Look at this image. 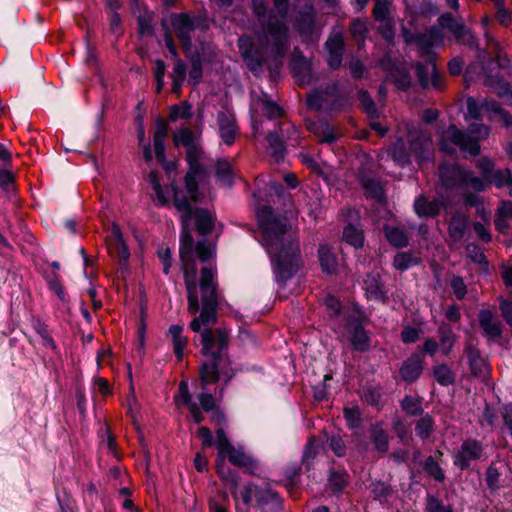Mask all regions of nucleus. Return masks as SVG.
Instances as JSON below:
<instances>
[{"label": "nucleus", "instance_id": "c756f323", "mask_svg": "<svg viewBox=\"0 0 512 512\" xmlns=\"http://www.w3.org/2000/svg\"><path fill=\"white\" fill-rule=\"evenodd\" d=\"M343 240L355 248H359L363 245L364 237L359 228L354 225H347L343 231Z\"/></svg>", "mask_w": 512, "mask_h": 512}, {"label": "nucleus", "instance_id": "4be33fe9", "mask_svg": "<svg viewBox=\"0 0 512 512\" xmlns=\"http://www.w3.org/2000/svg\"><path fill=\"white\" fill-rule=\"evenodd\" d=\"M168 129L163 122H158L154 133V151L157 160L161 163L165 160L164 140L167 136Z\"/></svg>", "mask_w": 512, "mask_h": 512}, {"label": "nucleus", "instance_id": "58836bf2", "mask_svg": "<svg viewBox=\"0 0 512 512\" xmlns=\"http://www.w3.org/2000/svg\"><path fill=\"white\" fill-rule=\"evenodd\" d=\"M512 217V203L503 202L498 210V217L495 220L496 228L503 232L507 228L506 217Z\"/></svg>", "mask_w": 512, "mask_h": 512}, {"label": "nucleus", "instance_id": "f8f14e48", "mask_svg": "<svg viewBox=\"0 0 512 512\" xmlns=\"http://www.w3.org/2000/svg\"><path fill=\"white\" fill-rule=\"evenodd\" d=\"M217 121L222 141L228 146L232 145L238 132L234 115L231 112H219Z\"/></svg>", "mask_w": 512, "mask_h": 512}, {"label": "nucleus", "instance_id": "473e14b6", "mask_svg": "<svg viewBox=\"0 0 512 512\" xmlns=\"http://www.w3.org/2000/svg\"><path fill=\"white\" fill-rule=\"evenodd\" d=\"M216 358L212 357L210 363H204L201 370V379L204 385L218 380L219 374L217 370Z\"/></svg>", "mask_w": 512, "mask_h": 512}, {"label": "nucleus", "instance_id": "de8ad7c7", "mask_svg": "<svg viewBox=\"0 0 512 512\" xmlns=\"http://www.w3.org/2000/svg\"><path fill=\"white\" fill-rule=\"evenodd\" d=\"M402 408L410 415H417L421 411V402L416 397L406 396L402 401Z\"/></svg>", "mask_w": 512, "mask_h": 512}, {"label": "nucleus", "instance_id": "680f3d73", "mask_svg": "<svg viewBox=\"0 0 512 512\" xmlns=\"http://www.w3.org/2000/svg\"><path fill=\"white\" fill-rule=\"evenodd\" d=\"M495 7L497 9V19L501 24H507L510 20L509 12L504 8L502 0H495Z\"/></svg>", "mask_w": 512, "mask_h": 512}, {"label": "nucleus", "instance_id": "f704fd0d", "mask_svg": "<svg viewBox=\"0 0 512 512\" xmlns=\"http://www.w3.org/2000/svg\"><path fill=\"white\" fill-rule=\"evenodd\" d=\"M364 289L369 297L376 299L383 298V291L378 275L368 276L367 279L364 280Z\"/></svg>", "mask_w": 512, "mask_h": 512}, {"label": "nucleus", "instance_id": "37998d69", "mask_svg": "<svg viewBox=\"0 0 512 512\" xmlns=\"http://www.w3.org/2000/svg\"><path fill=\"white\" fill-rule=\"evenodd\" d=\"M373 441L376 448L381 452H386L388 449V436L386 432L379 426H375L372 430Z\"/></svg>", "mask_w": 512, "mask_h": 512}, {"label": "nucleus", "instance_id": "052dcab7", "mask_svg": "<svg viewBox=\"0 0 512 512\" xmlns=\"http://www.w3.org/2000/svg\"><path fill=\"white\" fill-rule=\"evenodd\" d=\"M419 330L410 326H406L402 333L401 338L404 343H413L419 337Z\"/></svg>", "mask_w": 512, "mask_h": 512}, {"label": "nucleus", "instance_id": "09e8293b", "mask_svg": "<svg viewBox=\"0 0 512 512\" xmlns=\"http://www.w3.org/2000/svg\"><path fill=\"white\" fill-rule=\"evenodd\" d=\"M344 416L350 428H356L360 425V411L357 407H346Z\"/></svg>", "mask_w": 512, "mask_h": 512}, {"label": "nucleus", "instance_id": "20e7f679", "mask_svg": "<svg viewBox=\"0 0 512 512\" xmlns=\"http://www.w3.org/2000/svg\"><path fill=\"white\" fill-rule=\"evenodd\" d=\"M174 144L176 146L182 145L187 149L189 171L185 177L186 190L190 194L191 199L200 201L204 197V193L198 191V180L205 181L207 173L200 164L202 151L199 145V137L193 134L189 129L182 128L175 133Z\"/></svg>", "mask_w": 512, "mask_h": 512}, {"label": "nucleus", "instance_id": "f03ea898", "mask_svg": "<svg viewBox=\"0 0 512 512\" xmlns=\"http://www.w3.org/2000/svg\"><path fill=\"white\" fill-rule=\"evenodd\" d=\"M252 2L262 28L254 38L241 37L238 46L249 69L257 72L268 59L283 57L287 51V0H274L278 15H269L267 20L264 0Z\"/></svg>", "mask_w": 512, "mask_h": 512}, {"label": "nucleus", "instance_id": "a878e982", "mask_svg": "<svg viewBox=\"0 0 512 512\" xmlns=\"http://www.w3.org/2000/svg\"><path fill=\"white\" fill-rule=\"evenodd\" d=\"M467 356L472 373L476 376H484L488 371V367L485 359L481 357L479 351L469 348L467 350Z\"/></svg>", "mask_w": 512, "mask_h": 512}, {"label": "nucleus", "instance_id": "3c124183", "mask_svg": "<svg viewBox=\"0 0 512 512\" xmlns=\"http://www.w3.org/2000/svg\"><path fill=\"white\" fill-rule=\"evenodd\" d=\"M166 71V66L161 60L155 61V68H154V77L156 80V90L159 93L164 85V75Z\"/></svg>", "mask_w": 512, "mask_h": 512}, {"label": "nucleus", "instance_id": "a19ab883", "mask_svg": "<svg viewBox=\"0 0 512 512\" xmlns=\"http://www.w3.org/2000/svg\"><path fill=\"white\" fill-rule=\"evenodd\" d=\"M393 160L400 166H404L409 162V154L405 152L404 142L398 140L391 150Z\"/></svg>", "mask_w": 512, "mask_h": 512}, {"label": "nucleus", "instance_id": "69168bd1", "mask_svg": "<svg viewBox=\"0 0 512 512\" xmlns=\"http://www.w3.org/2000/svg\"><path fill=\"white\" fill-rule=\"evenodd\" d=\"M202 77V70L198 62H194L189 72V82L197 84Z\"/></svg>", "mask_w": 512, "mask_h": 512}, {"label": "nucleus", "instance_id": "864d4df0", "mask_svg": "<svg viewBox=\"0 0 512 512\" xmlns=\"http://www.w3.org/2000/svg\"><path fill=\"white\" fill-rule=\"evenodd\" d=\"M433 427L432 419L428 416L421 418L417 422L416 431L421 438H425L429 435Z\"/></svg>", "mask_w": 512, "mask_h": 512}, {"label": "nucleus", "instance_id": "393cba45", "mask_svg": "<svg viewBox=\"0 0 512 512\" xmlns=\"http://www.w3.org/2000/svg\"><path fill=\"white\" fill-rule=\"evenodd\" d=\"M501 274L506 287L510 289L512 293V267L504 265ZM501 309L507 322L512 326V302L503 301L501 303Z\"/></svg>", "mask_w": 512, "mask_h": 512}, {"label": "nucleus", "instance_id": "c03bdc74", "mask_svg": "<svg viewBox=\"0 0 512 512\" xmlns=\"http://www.w3.org/2000/svg\"><path fill=\"white\" fill-rule=\"evenodd\" d=\"M417 258L408 253H398L394 258V266L396 269L404 271L417 263Z\"/></svg>", "mask_w": 512, "mask_h": 512}, {"label": "nucleus", "instance_id": "4468645a", "mask_svg": "<svg viewBox=\"0 0 512 512\" xmlns=\"http://www.w3.org/2000/svg\"><path fill=\"white\" fill-rule=\"evenodd\" d=\"M410 150L411 154L418 162L428 159L432 152V140L430 135L421 132L417 137H412Z\"/></svg>", "mask_w": 512, "mask_h": 512}, {"label": "nucleus", "instance_id": "8fccbe9b", "mask_svg": "<svg viewBox=\"0 0 512 512\" xmlns=\"http://www.w3.org/2000/svg\"><path fill=\"white\" fill-rule=\"evenodd\" d=\"M454 336L451 332L441 331V339H440V351L443 355H448L453 348L454 345Z\"/></svg>", "mask_w": 512, "mask_h": 512}, {"label": "nucleus", "instance_id": "1a4fd4ad", "mask_svg": "<svg viewBox=\"0 0 512 512\" xmlns=\"http://www.w3.org/2000/svg\"><path fill=\"white\" fill-rule=\"evenodd\" d=\"M468 119L478 120L482 114H485L489 120L500 122L505 126L512 123L510 115L500 108L494 101L484 102L478 105L473 98H468L466 101Z\"/></svg>", "mask_w": 512, "mask_h": 512}, {"label": "nucleus", "instance_id": "2f4dec72", "mask_svg": "<svg viewBox=\"0 0 512 512\" xmlns=\"http://www.w3.org/2000/svg\"><path fill=\"white\" fill-rule=\"evenodd\" d=\"M511 174L509 170H497L494 171L490 177L488 178V182H494V184L498 188H502L507 186L509 189V194L512 195V185H511Z\"/></svg>", "mask_w": 512, "mask_h": 512}, {"label": "nucleus", "instance_id": "412c9836", "mask_svg": "<svg viewBox=\"0 0 512 512\" xmlns=\"http://www.w3.org/2000/svg\"><path fill=\"white\" fill-rule=\"evenodd\" d=\"M373 13H374L375 18L378 21L383 22L387 26L386 29L383 31V35L387 40H391L393 38L394 33L391 30V28L388 26V23H389V21H388V14H389L388 1L387 0H375Z\"/></svg>", "mask_w": 512, "mask_h": 512}, {"label": "nucleus", "instance_id": "7ed1b4c3", "mask_svg": "<svg viewBox=\"0 0 512 512\" xmlns=\"http://www.w3.org/2000/svg\"><path fill=\"white\" fill-rule=\"evenodd\" d=\"M258 222L263 234V246L271 258L276 280L282 285L302 263L292 225L282 223L270 208L258 213Z\"/></svg>", "mask_w": 512, "mask_h": 512}, {"label": "nucleus", "instance_id": "cd10ccee", "mask_svg": "<svg viewBox=\"0 0 512 512\" xmlns=\"http://www.w3.org/2000/svg\"><path fill=\"white\" fill-rule=\"evenodd\" d=\"M416 68H417L419 80L423 87H428L429 85H432L435 88L441 87V79L436 71L434 64L429 63L427 66V72L431 74L430 80L423 74L422 65L418 64Z\"/></svg>", "mask_w": 512, "mask_h": 512}, {"label": "nucleus", "instance_id": "0e129e2a", "mask_svg": "<svg viewBox=\"0 0 512 512\" xmlns=\"http://www.w3.org/2000/svg\"><path fill=\"white\" fill-rule=\"evenodd\" d=\"M197 434L202 441L203 447H209L213 444L211 431L207 427H200Z\"/></svg>", "mask_w": 512, "mask_h": 512}, {"label": "nucleus", "instance_id": "2eb2a0df", "mask_svg": "<svg viewBox=\"0 0 512 512\" xmlns=\"http://www.w3.org/2000/svg\"><path fill=\"white\" fill-rule=\"evenodd\" d=\"M172 27L181 40L185 49L190 46V33L193 30V23L185 14L173 15L171 18Z\"/></svg>", "mask_w": 512, "mask_h": 512}, {"label": "nucleus", "instance_id": "603ef678", "mask_svg": "<svg viewBox=\"0 0 512 512\" xmlns=\"http://www.w3.org/2000/svg\"><path fill=\"white\" fill-rule=\"evenodd\" d=\"M363 187L371 194V196L375 197L378 200H382L383 198V189L381 185L371 179L363 180Z\"/></svg>", "mask_w": 512, "mask_h": 512}, {"label": "nucleus", "instance_id": "f3484780", "mask_svg": "<svg viewBox=\"0 0 512 512\" xmlns=\"http://www.w3.org/2000/svg\"><path fill=\"white\" fill-rule=\"evenodd\" d=\"M422 369L423 358L419 355H413L403 363L400 373L405 381H413L419 377Z\"/></svg>", "mask_w": 512, "mask_h": 512}, {"label": "nucleus", "instance_id": "6e6d98bb", "mask_svg": "<svg viewBox=\"0 0 512 512\" xmlns=\"http://www.w3.org/2000/svg\"><path fill=\"white\" fill-rule=\"evenodd\" d=\"M138 141L143 148V156L145 160L150 161L152 159V151L149 144L145 143V131L143 126L140 124L138 127Z\"/></svg>", "mask_w": 512, "mask_h": 512}, {"label": "nucleus", "instance_id": "b1692460", "mask_svg": "<svg viewBox=\"0 0 512 512\" xmlns=\"http://www.w3.org/2000/svg\"><path fill=\"white\" fill-rule=\"evenodd\" d=\"M414 209L419 216H435L440 210V203L437 200L428 201L424 196H420L415 200Z\"/></svg>", "mask_w": 512, "mask_h": 512}, {"label": "nucleus", "instance_id": "774afa93", "mask_svg": "<svg viewBox=\"0 0 512 512\" xmlns=\"http://www.w3.org/2000/svg\"><path fill=\"white\" fill-rule=\"evenodd\" d=\"M448 509L444 508L439 500L434 497H429L427 502L428 512H446Z\"/></svg>", "mask_w": 512, "mask_h": 512}, {"label": "nucleus", "instance_id": "f257e3e1", "mask_svg": "<svg viewBox=\"0 0 512 512\" xmlns=\"http://www.w3.org/2000/svg\"><path fill=\"white\" fill-rule=\"evenodd\" d=\"M150 182L159 202L162 204L173 202L175 208L180 213L183 226L180 237V257L183 264L185 283L188 292V310L190 313L195 314L199 310L198 292L195 284L197 267L193 260V238L189 232V223L194 215L196 228L199 233L208 234L213 229L214 219L212 215L205 210H193L191 203L203 202L208 195V191L203 186L204 181L198 180V191H202L204 193V197L200 201H194L191 199L190 194L186 189L184 192L177 190L174 187L163 189L155 174L150 175Z\"/></svg>", "mask_w": 512, "mask_h": 512}, {"label": "nucleus", "instance_id": "79ce46f5", "mask_svg": "<svg viewBox=\"0 0 512 512\" xmlns=\"http://www.w3.org/2000/svg\"><path fill=\"white\" fill-rule=\"evenodd\" d=\"M314 24V13L310 8L307 12L301 14L297 20V29L301 34L309 33L312 30Z\"/></svg>", "mask_w": 512, "mask_h": 512}, {"label": "nucleus", "instance_id": "c9c22d12", "mask_svg": "<svg viewBox=\"0 0 512 512\" xmlns=\"http://www.w3.org/2000/svg\"><path fill=\"white\" fill-rule=\"evenodd\" d=\"M185 76H186L185 65L182 61L177 60L174 65L173 72H172L173 92L179 93V91L182 88V85L184 83Z\"/></svg>", "mask_w": 512, "mask_h": 512}, {"label": "nucleus", "instance_id": "aec40b11", "mask_svg": "<svg viewBox=\"0 0 512 512\" xmlns=\"http://www.w3.org/2000/svg\"><path fill=\"white\" fill-rule=\"evenodd\" d=\"M318 256L323 272L327 274H334L337 271L338 261L328 245H320L318 249Z\"/></svg>", "mask_w": 512, "mask_h": 512}, {"label": "nucleus", "instance_id": "72a5a7b5", "mask_svg": "<svg viewBox=\"0 0 512 512\" xmlns=\"http://www.w3.org/2000/svg\"><path fill=\"white\" fill-rule=\"evenodd\" d=\"M467 227V219L464 216L454 217L449 225V235L454 241L460 240Z\"/></svg>", "mask_w": 512, "mask_h": 512}, {"label": "nucleus", "instance_id": "4d7b16f0", "mask_svg": "<svg viewBox=\"0 0 512 512\" xmlns=\"http://www.w3.org/2000/svg\"><path fill=\"white\" fill-rule=\"evenodd\" d=\"M202 340V352L204 354H210L213 346L214 337L210 330H203L201 333Z\"/></svg>", "mask_w": 512, "mask_h": 512}, {"label": "nucleus", "instance_id": "7c9ffc66", "mask_svg": "<svg viewBox=\"0 0 512 512\" xmlns=\"http://www.w3.org/2000/svg\"><path fill=\"white\" fill-rule=\"evenodd\" d=\"M216 176L221 184L231 185L234 174L230 162L219 160L216 163Z\"/></svg>", "mask_w": 512, "mask_h": 512}, {"label": "nucleus", "instance_id": "ea45409f", "mask_svg": "<svg viewBox=\"0 0 512 512\" xmlns=\"http://www.w3.org/2000/svg\"><path fill=\"white\" fill-rule=\"evenodd\" d=\"M267 140L269 143V149L271 155L275 158L276 161H279L283 157L284 147L283 144L278 137V135L274 133H269L267 136Z\"/></svg>", "mask_w": 512, "mask_h": 512}, {"label": "nucleus", "instance_id": "a18cd8bd", "mask_svg": "<svg viewBox=\"0 0 512 512\" xmlns=\"http://www.w3.org/2000/svg\"><path fill=\"white\" fill-rule=\"evenodd\" d=\"M192 116V107L188 103H182L173 106L170 110V119L176 121L178 119H188Z\"/></svg>", "mask_w": 512, "mask_h": 512}, {"label": "nucleus", "instance_id": "5fc2aeb1", "mask_svg": "<svg viewBox=\"0 0 512 512\" xmlns=\"http://www.w3.org/2000/svg\"><path fill=\"white\" fill-rule=\"evenodd\" d=\"M196 252L201 261H206L213 256L214 247L211 244L199 242L196 246Z\"/></svg>", "mask_w": 512, "mask_h": 512}, {"label": "nucleus", "instance_id": "9b49d317", "mask_svg": "<svg viewBox=\"0 0 512 512\" xmlns=\"http://www.w3.org/2000/svg\"><path fill=\"white\" fill-rule=\"evenodd\" d=\"M107 245L110 252L117 256L121 263L126 264L130 257V251L126 245L120 227L113 223L107 237Z\"/></svg>", "mask_w": 512, "mask_h": 512}, {"label": "nucleus", "instance_id": "ddd939ff", "mask_svg": "<svg viewBox=\"0 0 512 512\" xmlns=\"http://www.w3.org/2000/svg\"><path fill=\"white\" fill-rule=\"evenodd\" d=\"M465 201L470 206H477V213L482 218L484 223L477 222L474 224V230L478 237L483 241H490L491 236L486 228V224L489 222L490 210H486L483 204H478V198L473 195H466Z\"/></svg>", "mask_w": 512, "mask_h": 512}, {"label": "nucleus", "instance_id": "e433bc0d", "mask_svg": "<svg viewBox=\"0 0 512 512\" xmlns=\"http://www.w3.org/2000/svg\"><path fill=\"white\" fill-rule=\"evenodd\" d=\"M425 471L433 477L436 481L442 482L445 479V474L439 463L434 457H428L424 462Z\"/></svg>", "mask_w": 512, "mask_h": 512}, {"label": "nucleus", "instance_id": "c85d7f7f", "mask_svg": "<svg viewBox=\"0 0 512 512\" xmlns=\"http://www.w3.org/2000/svg\"><path fill=\"white\" fill-rule=\"evenodd\" d=\"M350 342L356 350L366 351L370 347L369 337L362 327H354Z\"/></svg>", "mask_w": 512, "mask_h": 512}, {"label": "nucleus", "instance_id": "0eeeda50", "mask_svg": "<svg viewBox=\"0 0 512 512\" xmlns=\"http://www.w3.org/2000/svg\"><path fill=\"white\" fill-rule=\"evenodd\" d=\"M215 444L218 449L217 471L225 482L231 483V485L235 482L233 474L225 465V458H228L229 462L235 466L247 469L253 468L252 459L242 449L236 448L230 443L223 429L217 430V441Z\"/></svg>", "mask_w": 512, "mask_h": 512}, {"label": "nucleus", "instance_id": "6e6552de", "mask_svg": "<svg viewBox=\"0 0 512 512\" xmlns=\"http://www.w3.org/2000/svg\"><path fill=\"white\" fill-rule=\"evenodd\" d=\"M215 272L211 267H204L201 273L200 291L203 308L199 317L193 319L190 324L194 332L200 331L202 326H207L216 320L217 295L214 284Z\"/></svg>", "mask_w": 512, "mask_h": 512}, {"label": "nucleus", "instance_id": "e2e57ef3", "mask_svg": "<svg viewBox=\"0 0 512 512\" xmlns=\"http://www.w3.org/2000/svg\"><path fill=\"white\" fill-rule=\"evenodd\" d=\"M187 338L182 336L173 341L174 353L178 359H181L184 355V350L187 346Z\"/></svg>", "mask_w": 512, "mask_h": 512}, {"label": "nucleus", "instance_id": "13d9d810", "mask_svg": "<svg viewBox=\"0 0 512 512\" xmlns=\"http://www.w3.org/2000/svg\"><path fill=\"white\" fill-rule=\"evenodd\" d=\"M263 111L265 115L269 118H276L281 115V108L272 101H265L263 103Z\"/></svg>", "mask_w": 512, "mask_h": 512}, {"label": "nucleus", "instance_id": "a211bd4d", "mask_svg": "<svg viewBox=\"0 0 512 512\" xmlns=\"http://www.w3.org/2000/svg\"><path fill=\"white\" fill-rule=\"evenodd\" d=\"M178 404H186L189 406V410L193 420L196 423L203 421L204 417L195 403L191 402V397L188 389V384L182 381L179 385V393L175 398Z\"/></svg>", "mask_w": 512, "mask_h": 512}, {"label": "nucleus", "instance_id": "423d86ee", "mask_svg": "<svg viewBox=\"0 0 512 512\" xmlns=\"http://www.w3.org/2000/svg\"><path fill=\"white\" fill-rule=\"evenodd\" d=\"M467 135L458 130L455 125H450L440 136L441 150L447 153L454 152V146H457L463 153L477 154L480 150L479 141L489 135V128L480 124H471Z\"/></svg>", "mask_w": 512, "mask_h": 512}, {"label": "nucleus", "instance_id": "49530a36", "mask_svg": "<svg viewBox=\"0 0 512 512\" xmlns=\"http://www.w3.org/2000/svg\"><path fill=\"white\" fill-rule=\"evenodd\" d=\"M434 377L442 385H449L453 382V374L446 365H439L434 368Z\"/></svg>", "mask_w": 512, "mask_h": 512}, {"label": "nucleus", "instance_id": "338daca9", "mask_svg": "<svg viewBox=\"0 0 512 512\" xmlns=\"http://www.w3.org/2000/svg\"><path fill=\"white\" fill-rule=\"evenodd\" d=\"M467 253L469 254V256L471 257V259L474 261V262H477V263H482L483 260H484V255L482 253V251L474 246V245H468L467 248Z\"/></svg>", "mask_w": 512, "mask_h": 512}, {"label": "nucleus", "instance_id": "bb28decb", "mask_svg": "<svg viewBox=\"0 0 512 512\" xmlns=\"http://www.w3.org/2000/svg\"><path fill=\"white\" fill-rule=\"evenodd\" d=\"M439 24L442 28L449 29L458 40H462L468 34L466 28L456 22L450 14L442 15L439 19Z\"/></svg>", "mask_w": 512, "mask_h": 512}, {"label": "nucleus", "instance_id": "bf43d9fd", "mask_svg": "<svg viewBox=\"0 0 512 512\" xmlns=\"http://www.w3.org/2000/svg\"><path fill=\"white\" fill-rule=\"evenodd\" d=\"M451 288H452L453 293L459 299L463 298L466 294V286H465L463 280L459 277H454L451 280Z\"/></svg>", "mask_w": 512, "mask_h": 512}, {"label": "nucleus", "instance_id": "5701e85b", "mask_svg": "<svg viewBox=\"0 0 512 512\" xmlns=\"http://www.w3.org/2000/svg\"><path fill=\"white\" fill-rule=\"evenodd\" d=\"M415 41L423 50H428L433 46L441 44L443 36L439 28H432L427 33L417 36Z\"/></svg>", "mask_w": 512, "mask_h": 512}, {"label": "nucleus", "instance_id": "4c0bfd02", "mask_svg": "<svg viewBox=\"0 0 512 512\" xmlns=\"http://www.w3.org/2000/svg\"><path fill=\"white\" fill-rule=\"evenodd\" d=\"M386 238L395 247H403L408 243L407 235L399 228H386Z\"/></svg>", "mask_w": 512, "mask_h": 512}, {"label": "nucleus", "instance_id": "6ab92c4d", "mask_svg": "<svg viewBox=\"0 0 512 512\" xmlns=\"http://www.w3.org/2000/svg\"><path fill=\"white\" fill-rule=\"evenodd\" d=\"M479 322L486 336L489 338H497L500 336V322L491 314L490 311H481L479 314Z\"/></svg>", "mask_w": 512, "mask_h": 512}, {"label": "nucleus", "instance_id": "39448f33", "mask_svg": "<svg viewBox=\"0 0 512 512\" xmlns=\"http://www.w3.org/2000/svg\"><path fill=\"white\" fill-rule=\"evenodd\" d=\"M477 166L482 172V178L473 176L471 172L465 171L457 165H442L440 167L442 185L447 188L459 187L462 190L471 188L476 192L483 191L488 178L494 172L493 164L489 159L481 158L478 160Z\"/></svg>", "mask_w": 512, "mask_h": 512}, {"label": "nucleus", "instance_id": "9d476101", "mask_svg": "<svg viewBox=\"0 0 512 512\" xmlns=\"http://www.w3.org/2000/svg\"><path fill=\"white\" fill-rule=\"evenodd\" d=\"M482 456V447L475 440L465 441L459 450L454 454V464L461 469L469 467L472 461L480 459Z\"/></svg>", "mask_w": 512, "mask_h": 512}, {"label": "nucleus", "instance_id": "dca6fc26", "mask_svg": "<svg viewBox=\"0 0 512 512\" xmlns=\"http://www.w3.org/2000/svg\"><path fill=\"white\" fill-rule=\"evenodd\" d=\"M326 48L329 54L328 63L331 68H337L341 64L343 38L340 33L332 34L326 42Z\"/></svg>", "mask_w": 512, "mask_h": 512}]
</instances>
